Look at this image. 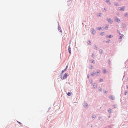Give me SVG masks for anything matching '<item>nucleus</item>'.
Returning <instances> with one entry per match:
<instances>
[{
  "label": "nucleus",
  "instance_id": "nucleus-1",
  "mask_svg": "<svg viewBox=\"0 0 128 128\" xmlns=\"http://www.w3.org/2000/svg\"><path fill=\"white\" fill-rule=\"evenodd\" d=\"M68 76V73H66L64 74V76L63 77H61V78L62 80H64L66 79L67 77Z\"/></svg>",
  "mask_w": 128,
  "mask_h": 128
},
{
  "label": "nucleus",
  "instance_id": "nucleus-2",
  "mask_svg": "<svg viewBox=\"0 0 128 128\" xmlns=\"http://www.w3.org/2000/svg\"><path fill=\"white\" fill-rule=\"evenodd\" d=\"M70 46H69L68 47V51L69 52L70 54L71 53V50H70Z\"/></svg>",
  "mask_w": 128,
  "mask_h": 128
},
{
  "label": "nucleus",
  "instance_id": "nucleus-3",
  "mask_svg": "<svg viewBox=\"0 0 128 128\" xmlns=\"http://www.w3.org/2000/svg\"><path fill=\"white\" fill-rule=\"evenodd\" d=\"M126 25L125 24H122V25L120 26V27L122 26V28H124L126 27Z\"/></svg>",
  "mask_w": 128,
  "mask_h": 128
},
{
  "label": "nucleus",
  "instance_id": "nucleus-4",
  "mask_svg": "<svg viewBox=\"0 0 128 128\" xmlns=\"http://www.w3.org/2000/svg\"><path fill=\"white\" fill-rule=\"evenodd\" d=\"M125 9V6H123L122 7H120V11H124Z\"/></svg>",
  "mask_w": 128,
  "mask_h": 128
},
{
  "label": "nucleus",
  "instance_id": "nucleus-5",
  "mask_svg": "<svg viewBox=\"0 0 128 128\" xmlns=\"http://www.w3.org/2000/svg\"><path fill=\"white\" fill-rule=\"evenodd\" d=\"M88 104H87V103L85 102L83 104V106L85 107H86L87 106Z\"/></svg>",
  "mask_w": 128,
  "mask_h": 128
},
{
  "label": "nucleus",
  "instance_id": "nucleus-6",
  "mask_svg": "<svg viewBox=\"0 0 128 128\" xmlns=\"http://www.w3.org/2000/svg\"><path fill=\"white\" fill-rule=\"evenodd\" d=\"M110 98L112 100H114V97L112 96H110Z\"/></svg>",
  "mask_w": 128,
  "mask_h": 128
},
{
  "label": "nucleus",
  "instance_id": "nucleus-7",
  "mask_svg": "<svg viewBox=\"0 0 128 128\" xmlns=\"http://www.w3.org/2000/svg\"><path fill=\"white\" fill-rule=\"evenodd\" d=\"M72 92H68L67 94L68 96H70L72 94Z\"/></svg>",
  "mask_w": 128,
  "mask_h": 128
},
{
  "label": "nucleus",
  "instance_id": "nucleus-8",
  "mask_svg": "<svg viewBox=\"0 0 128 128\" xmlns=\"http://www.w3.org/2000/svg\"><path fill=\"white\" fill-rule=\"evenodd\" d=\"M92 34H94L95 32V31L94 30V29H92Z\"/></svg>",
  "mask_w": 128,
  "mask_h": 128
},
{
  "label": "nucleus",
  "instance_id": "nucleus-9",
  "mask_svg": "<svg viewBox=\"0 0 128 128\" xmlns=\"http://www.w3.org/2000/svg\"><path fill=\"white\" fill-rule=\"evenodd\" d=\"M107 37L109 38H110L112 37V36L111 35H109L108 36H107Z\"/></svg>",
  "mask_w": 128,
  "mask_h": 128
},
{
  "label": "nucleus",
  "instance_id": "nucleus-10",
  "mask_svg": "<svg viewBox=\"0 0 128 128\" xmlns=\"http://www.w3.org/2000/svg\"><path fill=\"white\" fill-rule=\"evenodd\" d=\"M108 21L110 23H111L112 22V20L110 19H108Z\"/></svg>",
  "mask_w": 128,
  "mask_h": 128
},
{
  "label": "nucleus",
  "instance_id": "nucleus-11",
  "mask_svg": "<svg viewBox=\"0 0 128 128\" xmlns=\"http://www.w3.org/2000/svg\"><path fill=\"white\" fill-rule=\"evenodd\" d=\"M115 20L116 22H118L120 21V20L119 19H118V18H116Z\"/></svg>",
  "mask_w": 128,
  "mask_h": 128
},
{
  "label": "nucleus",
  "instance_id": "nucleus-12",
  "mask_svg": "<svg viewBox=\"0 0 128 128\" xmlns=\"http://www.w3.org/2000/svg\"><path fill=\"white\" fill-rule=\"evenodd\" d=\"M66 70V69L65 68L64 70H63L62 71V73H63Z\"/></svg>",
  "mask_w": 128,
  "mask_h": 128
},
{
  "label": "nucleus",
  "instance_id": "nucleus-13",
  "mask_svg": "<svg viewBox=\"0 0 128 128\" xmlns=\"http://www.w3.org/2000/svg\"><path fill=\"white\" fill-rule=\"evenodd\" d=\"M124 14L125 16L126 17L128 16V13L127 12H126Z\"/></svg>",
  "mask_w": 128,
  "mask_h": 128
},
{
  "label": "nucleus",
  "instance_id": "nucleus-14",
  "mask_svg": "<svg viewBox=\"0 0 128 128\" xmlns=\"http://www.w3.org/2000/svg\"><path fill=\"white\" fill-rule=\"evenodd\" d=\"M88 44L89 45H91V43L90 41H88Z\"/></svg>",
  "mask_w": 128,
  "mask_h": 128
},
{
  "label": "nucleus",
  "instance_id": "nucleus-15",
  "mask_svg": "<svg viewBox=\"0 0 128 128\" xmlns=\"http://www.w3.org/2000/svg\"><path fill=\"white\" fill-rule=\"evenodd\" d=\"M120 35H121V36H120V40L121 39H122V36H124V35H123V34H120Z\"/></svg>",
  "mask_w": 128,
  "mask_h": 128
},
{
  "label": "nucleus",
  "instance_id": "nucleus-16",
  "mask_svg": "<svg viewBox=\"0 0 128 128\" xmlns=\"http://www.w3.org/2000/svg\"><path fill=\"white\" fill-rule=\"evenodd\" d=\"M100 73V71L99 70H98L97 72V74L98 73Z\"/></svg>",
  "mask_w": 128,
  "mask_h": 128
},
{
  "label": "nucleus",
  "instance_id": "nucleus-17",
  "mask_svg": "<svg viewBox=\"0 0 128 128\" xmlns=\"http://www.w3.org/2000/svg\"><path fill=\"white\" fill-rule=\"evenodd\" d=\"M112 110L111 109H110L109 110H108V112H110V113H111V112H112Z\"/></svg>",
  "mask_w": 128,
  "mask_h": 128
},
{
  "label": "nucleus",
  "instance_id": "nucleus-18",
  "mask_svg": "<svg viewBox=\"0 0 128 128\" xmlns=\"http://www.w3.org/2000/svg\"><path fill=\"white\" fill-rule=\"evenodd\" d=\"M103 81V80L102 79H100V82H101Z\"/></svg>",
  "mask_w": 128,
  "mask_h": 128
},
{
  "label": "nucleus",
  "instance_id": "nucleus-19",
  "mask_svg": "<svg viewBox=\"0 0 128 128\" xmlns=\"http://www.w3.org/2000/svg\"><path fill=\"white\" fill-rule=\"evenodd\" d=\"M103 71H104V73H106V70H105V69Z\"/></svg>",
  "mask_w": 128,
  "mask_h": 128
},
{
  "label": "nucleus",
  "instance_id": "nucleus-20",
  "mask_svg": "<svg viewBox=\"0 0 128 128\" xmlns=\"http://www.w3.org/2000/svg\"><path fill=\"white\" fill-rule=\"evenodd\" d=\"M94 74H95L94 73H93L91 74V75L92 76H93Z\"/></svg>",
  "mask_w": 128,
  "mask_h": 128
},
{
  "label": "nucleus",
  "instance_id": "nucleus-21",
  "mask_svg": "<svg viewBox=\"0 0 128 128\" xmlns=\"http://www.w3.org/2000/svg\"><path fill=\"white\" fill-rule=\"evenodd\" d=\"M128 93V91H126V92H125V95H126V94Z\"/></svg>",
  "mask_w": 128,
  "mask_h": 128
},
{
  "label": "nucleus",
  "instance_id": "nucleus-22",
  "mask_svg": "<svg viewBox=\"0 0 128 128\" xmlns=\"http://www.w3.org/2000/svg\"><path fill=\"white\" fill-rule=\"evenodd\" d=\"M94 86H95V87L96 88V86H97V85H96V84H95V85H94ZM94 88H95V87H94Z\"/></svg>",
  "mask_w": 128,
  "mask_h": 128
},
{
  "label": "nucleus",
  "instance_id": "nucleus-23",
  "mask_svg": "<svg viewBox=\"0 0 128 128\" xmlns=\"http://www.w3.org/2000/svg\"><path fill=\"white\" fill-rule=\"evenodd\" d=\"M102 90V89L101 88H100V89H99V91H101Z\"/></svg>",
  "mask_w": 128,
  "mask_h": 128
},
{
  "label": "nucleus",
  "instance_id": "nucleus-24",
  "mask_svg": "<svg viewBox=\"0 0 128 128\" xmlns=\"http://www.w3.org/2000/svg\"><path fill=\"white\" fill-rule=\"evenodd\" d=\"M98 29L99 30H100L101 29V28H98Z\"/></svg>",
  "mask_w": 128,
  "mask_h": 128
},
{
  "label": "nucleus",
  "instance_id": "nucleus-25",
  "mask_svg": "<svg viewBox=\"0 0 128 128\" xmlns=\"http://www.w3.org/2000/svg\"><path fill=\"white\" fill-rule=\"evenodd\" d=\"M107 91L106 90H105L104 91V92L105 93H106Z\"/></svg>",
  "mask_w": 128,
  "mask_h": 128
},
{
  "label": "nucleus",
  "instance_id": "nucleus-26",
  "mask_svg": "<svg viewBox=\"0 0 128 128\" xmlns=\"http://www.w3.org/2000/svg\"><path fill=\"white\" fill-rule=\"evenodd\" d=\"M17 122H18L19 124H21V123L20 122H18V121H17Z\"/></svg>",
  "mask_w": 128,
  "mask_h": 128
},
{
  "label": "nucleus",
  "instance_id": "nucleus-27",
  "mask_svg": "<svg viewBox=\"0 0 128 128\" xmlns=\"http://www.w3.org/2000/svg\"><path fill=\"white\" fill-rule=\"evenodd\" d=\"M92 63H94V60H93L92 62Z\"/></svg>",
  "mask_w": 128,
  "mask_h": 128
},
{
  "label": "nucleus",
  "instance_id": "nucleus-28",
  "mask_svg": "<svg viewBox=\"0 0 128 128\" xmlns=\"http://www.w3.org/2000/svg\"><path fill=\"white\" fill-rule=\"evenodd\" d=\"M68 67V66H67L66 67L65 69H66V70L67 68Z\"/></svg>",
  "mask_w": 128,
  "mask_h": 128
},
{
  "label": "nucleus",
  "instance_id": "nucleus-29",
  "mask_svg": "<svg viewBox=\"0 0 128 128\" xmlns=\"http://www.w3.org/2000/svg\"><path fill=\"white\" fill-rule=\"evenodd\" d=\"M110 42V40H108V41L106 42Z\"/></svg>",
  "mask_w": 128,
  "mask_h": 128
},
{
  "label": "nucleus",
  "instance_id": "nucleus-30",
  "mask_svg": "<svg viewBox=\"0 0 128 128\" xmlns=\"http://www.w3.org/2000/svg\"><path fill=\"white\" fill-rule=\"evenodd\" d=\"M103 33H104V32H103V33H102L101 34V35H103V34H103Z\"/></svg>",
  "mask_w": 128,
  "mask_h": 128
},
{
  "label": "nucleus",
  "instance_id": "nucleus-31",
  "mask_svg": "<svg viewBox=\"0 0 128 128\" xmlns=\"http://www.w3.org/2000/svg\"><path fill=\"white\" fill-rule=\"evenodd\" d=\"M91 69L93 68V67L92 66H91Z\"/></svg>",
  "mask_w": 128,
  "mask_h": 128
},
{
  "label": "nucleus",
  "instance_id": "nucleus-32",
  "mask_svg": "<svg viewBox=\"0 0 128 128\" xmlns=\"http://www.w3.org/2000/svg\"><path fill=\"white\" fill-rule=\"evenodd\" d=\"M115 5H116V6H117V4H115Z\"/></svg>",
  "mask_w": 128,
  "mask_h": 128
},
{
  "label": "nucleus",
  "instance_id": "nucleus-33",
  "mask_svg": "<svg viewBox=\"0 0 128 128\" xmlns=\"http://www.w3.org/2000/svg\"><path fill=\"white\" fill-rule=\"evenodd\" d=\"M127 80H128V78H127Z\"/></svg>",
  "mask_w": 128,
  "mask_h": 128
},
{
  "label": "nucleus",
  "instance_id": "nucleus-34",
  "mask_svg": "<svg viewBox=\"0 0 128 128\" xmlns=\"http://www.w3.org/2000/svg\"><path fill=\"white\" fill-rule=\"evenodd\" d=\"M94 117H93V116H92V118H94Z\"/></svg>",
  "mask_w": 128,
  "mask_h": 128
},
{
  "label": "nucleus",
  "instance_id": "nucleus-35",
  "mask_svg": "<svg viewBox=\"0 0 128 128\" xmlns=\"http://www.w3.org/2000/svg\"><path fill=\"white\" fill-rule=\"evenodd\" d=\"M127 88L128 89V86H127Z\"/></svg>",
  "mask_w": 128,
  "mask_h": 128
},
{
  "label": "nucleus",
  "instance_id": "nucleus-36",
  "mask_svg": "<svg viewBox=\"0 0 128 128\" xmlns=\"http://www.w3.org/2000/svg\"><path fill=\"white\" fill-rule=\"evenodd\" d=\"M108 1H107V2H108Z\"/></svg>",
  "mask_w": 128,
  "mask_h": 128
}]
</instances>
